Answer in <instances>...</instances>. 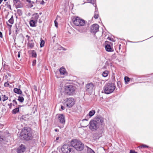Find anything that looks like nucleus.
<instances>
[{"label":"nucleus","mask_w":153,"mask_h":153,"mask_svg":"<svg viewBox=\"0 0 153 153\" xmlns=\"http://www.w3.org/2000/svg\"><path fill=\"white\" fill-rule=\"evenodd\" d=\"M29 4L28 5V6L30 8H31L32 7H33V5L32 4V3H29Z\"/></svg>","instance_id":"36"},{"label":"nucleus","mask_w":153,"mask_h":153,"mask_svg":"<svg viewBox=\"0 0 153 153\" xmlns=\"http://www.w3.org/2000/svg\"><path fill=\"white\" fill-rule=\"evenodd\" d=\"M1 80V78H0V81Z\"/></svg>","instance_id":"61"},{"label":"nucleus","mask_w":153,"mask_h":153,"mask_svg":"<svg viewBox=\"0 0 153 153\" xmlns=\"http://www.w3.org/2000/svg\"><path fill=\"white\" fill-rule=\"evenodd\" d=\"M20 51H19L18 52V57H19V58L20 57Z\"/></svg>","instance_id":"42"},{"label":"nucleus","mask_w":153,"mask_h":153,"mask_svg":"<svg viewBox=\"0 0 153 153\" xmlns=\"http://www.w3.org/2000/svg\"><path fill=\"white\" fill-rule=\"evenodd\" d=\"M116 86L114 84L112 83L106 84L103 88L104 93L108 94L112 93L114 90Z\"/></svg>","instance_id":"2"},{"label":"nucleus","mask_w":153,"mask_h":153,"mask_svg":"<svg viewBox=\"0 0 153 153\" xmlns=\"http://www.w3.org/2000/svg\"><path fill=\"white\" fill-rule=\"evenodd\" d=\"M88 120L85 119H83L81 123L82 126L83 127H87L88 125Z\"/></svg>","instance_id":"14"},{"label":"nucleus","mask_w":153,"mask_h":153,"mask_svg":"<svg viewBox=\"0 0 153 153\" xmlns=\"http://www.w3.org/2000/svg\"><path fill=\"white\" fill-rule=\"evenodd\" d=\"M139 147L141 149V148H148V146H147L146 145H145L143 144L142 145H141V146H139Z\"/></svg>","instance_id":"29"},{"label":"nucleus","mask_w":153,"mask_h":153,"mask_svg":"<svg viewBox=\"0 0 153 153\" xmlns=\"http://www.w3.org/2000/svg\"><path fill=\"white\" fill-rule=\"evenodd\" d=\"M29 3H31V1L30 0H26Z\"/></svg>","instance_id":"48"},{"label":"nucleus","mask_w":153,"mask_h":153,"mask_svg":"<svg viewBox=\"0 0 153 153\" xmlns=\"http://www.w3.org/2000/svg\"><path fill=\"white\" fill-rule=\"evenodd\" d=\"M59 120L62 123L64 124L65 122V117L62 114H59L58 116Z\"/></svg>","instance_id":"11"},{"label":"nucleus","mask_w":153,"mask_h":153,"mask_svg":"<svg viewBox=\"0 0 153 153\" xmlns=\"http://www.w3.org/2000/svg\"><path fill=\"white\" fill-rule=\"evenodd\" d=\"M37 22L33 20H31L30 22V24L31 26L34 27L35 26V24Z\"/></svg>","instance_id":"20"},{"label":"nucleus","mask_w":153,"mask_h":153,"mask_svg":"<svg viewBox=\"0 0 153 153\" xmlns=\"http://www.w3.org/2000/svg\"><path fill=\"white\" fill-rule=\"evenodd\" d=\"M8 22L11 24H13L14 19L13 16H12L11 18L9 20Z\"/></svg>","instance_id":"24"},{"label":"nucleus","mask_w":153,"mask_h":153,"mask_svg":"<svg viewBox=\"0 0 153 153\" xmlns=\"http://www.w3.org/2000/svg\"><path fill=\"white\" fill-rule=\"evenodd\" d=\"M73 23L75 25L79 26H83L85 24L83 19L78 17L74 18Z\"/></svg>","instance_id":"7"},{"label":"nucleus","mask_w":153,"mask_h":153,"mask_svg":"<svg viewBox=\"0 0 153 153\" xmlns=\"http://www.w3.org/2000/svg\"><path fill=\"white\" fill-rule=\"evenodd\" d=\"M73 149L70 145L65 144L62 148V151L63 153H70L72 151Z\"/></svg>","instance_id":"8"},{"label":"nucleus","mask_w":153,"mask_h":153,"mask_svg":"<svg viewBox=\"0 0 153 153\" xmlns=\"http://www.w3.org/2000/svg\"><path fill=\"white\" fill-rule=\"evenodd\" d=\"M59 137H57L56 138V140H58L59 139Z\"/></svg>","instance_id":"49"},{"label":"nucleus","mask_w":153,"mask_h":153,"mask_svg":"<svg viewBox=\"0 0 153 153\" xmlns=\"http://www.w3.org/2000/svg\"><path fill=\"white\" fill-rule=\"evenodd\" d=\"M59 18H60V17L59 16H57L56 19L54 21L55 25L56 27H58V22L56 21V20Z\"/></svg>","instance_id":"30"},{"label":"nucleus","mask_w":153,"mask_h":153,"mask_svg":"<svg viewBox=\"0 0 153 153\" xmlns=\"http://www.w3.org/2000/svg\"><path fill=\"white\" fill-rule=\"evenodd\" d=\"M36 54L35 52H33L32 53V56L34 57H36Z\"/></svg>","instance_id":"33"},{"label":"nucleus","mask_w":153,"mask_h":153,"mask_svg":"<svg viewBox=\"0 0 153 153\" xmlns=\"http://www.w3.org/2000/svg\"><path fill=\"white\" fill-rule=\"evenodd\" d=\"M104 119L102 117L95 118L90 122L89 128L92 131L96 130L99 128L100 125L104 123Z\"/></svg>","instance_id":"1"},{"label":"nucleus","mask_w":153,"mask_h":153,"mask_svg":"<svg viewBox=\"0 0 153 153\" xmlns=\"http://www.w3.org/2000/svg\"><path fill=\"white\" fill-rule=\"evenodd\" d=\"M13 102H14L15 104V105H17V102L16 101V100H13Z\"/></svg>","instance_id":"39"},{"label":"nucleus","mask_w":153,"mask_h":153,"mask_svg":"<svg viewBox=\"0 0 153 153\" xmlns=\"http://www.w3.org/2000/svg\"><path fill=\"white\" fill-rule=\"evenodd\" d=\"M3 0H0V4L2 2Z\"/></svg>","instance_id":"54"},{"label":"nucleus","mask_w":153,"mask_h":153,"mask_svg":"<svg viewBox=\"0 0 153 153\" xmlns=\"http://www.w3.org/2000/svg\"><path fill=\"white\" fill-rule=\"evenodd\" d=\"M88 153H95L94 151L89 147L87 146Z\"/></svg>","instance_id":"22"},{"label":"nucleus","mask_w":153,"mask_h":153,"mask_svg":"<svg viewBox=\"0 0 153 153\" xmlns=\"http://www.w3.org/2000/svg\"><path fill=\"white\" fill-rule=\"evenodd\" d=\"M8 7L9 8H10V9H11V6L10 5H9L8 6Z\"/></svg>","instance_id":"52"},{"label":"nucleus","mask_w":153,"mask_h":153,"mask_svg":"<svg viewBox=\"0 0 153 153\" xmlns=\"http://www.w3.org/2000/svg\"><path fill=\"white\" fill-rule=\"evenodd\" d=\"M7 0H4V1H6Z\"/></svg>","instance_id":"60"},{"label":"nucleus","mask_w":153,"mask_h":153,"mask_svg":"<svg viewBox=\"0 0 153 153\" xmlns=\"http://www.w3.org/2000/svg\"><path fill=\"white\" fill-rule=\"evenodd\" d=\"M22 138L26 140H29L30 139L31 137V134L29 128H25L23 129L22 132L20 134Z\"/></svg>","instance_id":"3"},{"label":"nucleus","mask_w":153,"mask_h":153,"mask_svg":"<svg viewBox=\"0 0 153 153\" xmlns=\"http://www.w3.org/2000/svg\"><path fill=\"white\" fill-rule=\"evenodd\" d=\"M108 40H111V41H113V39H111L110 38H108Z\"/></svg>","instance_id":"44"},{"label":"nucleus","mask_w":153,"mask_h":153,"mask_svg":"<svg viewBox=\"0 0 153 153\" xmlns=\"http://www.w3.org/2000/svg\"><path fill=\"white\" fill-rule=\"evenodd\" d=\"M62 48H63L61 46L60 48H61V49H60V50H61V49L62 50Z\"/></svg>","instance_id":"56"},{"label":"nucleus","mask_w":153,"mask_h":153,"mask_svg":"<svg viewBox=\"0 0 153 153\" xmlns=\"http://www.w3.org/2000/svg\"><path fill=\"white\" fill-rule=\"evenodd\" d=\"M36 60H34V61H33V65H35L36 64Z\"/></svg>","instance_id":"41"},{"label":"nucleus","mask_w":153,"mask_h":153,"mask_svg":"<svg viewBox=\"0 0 153 153\" xmlns=\"http://www.w3.org/2000/svg\"><path fill=\"white\" fill-rule=\"evenodd\" d=\"M8 105L9 106V108H11L12 106V104L11 103H10V104H8Z\"/></svg>","instance_id":"37"},{"label":"nucleus","mask_w":153,"mask_h":153,"mask_svg":"<svg viewBox=\"0 0 153 153\" xmlns=\"http://www.w3.org/2000/svg\"><path fill=\"white\" fill-rule=\"evenodd\" d=\"M130 153H134V152H133V151H132V150H130Z\"/></svg>","instance_id":"53"},{"label":"nucleus","mask_w":153,"mask_h":153,"mask_svg":"<svg viewBox=\"0 0 153 153\" xmlns=\"http://www.w3.org/2000/svg\"><path fill=\"white\" fill-rule=\"evenodd\" d=\"M95 113V111L94 110H92L89 111L88 114L87 115V116H89L91 117L94 115Z\"/></svg>","instance_id":"19"},{"label":"nucleus","mask_w":153,"mask_h":153,"mask_svg":"<svg viewBox=\"0 0 153 153\" xmlns=\"http://www.w3.org/2000/svg\"><path fill=\"white\" fill-rule=\"evenodd\" d=\"M124 80L126 82V83H127V82H128L130 80V79L127 76H125L124 78Z\"/></svg>","instance_id":"31"},{"label":"nucleus","mask_w":153,"mask_h":153,"mask_svg":"<svg viewBox=\"0 0 153 153\" xmlns=\"http://www.w3.org/2000/svg\"><path fill=\"white\" fill-rule=\"evenodd\" d=\"M45 44V42L43 40H41V42L40 44V47H42L44 46Z\"/></svg>","instance_id":"32"},{"label":"nucleus","mask_w":153,"mask_h":153,"mask_svg":"<svg viewBox=\"0 0 153 153\" xmlns=\"http://www.w3.org/2000/svg\"><path fill=\"white\" fill-rule=\"evenodd\" d=\"M108 71H105L102 73V76L104 77L107 76L108 75Z\"/></svg>","instance_id":"28"},{"label":"nucleus","mask_w":153,"mask_h":153,"mask_svg":"<svg viewBox=\"0 0 153 153\" xmlns=\"http://www.w3.org/2000/svg\"><path fill=\"white\" fill-rule=\"evenodd\" d=\"M18 100L20 102H22L24 100V98L22 95H20L19 96Z\"/></svg>","instance_id":"25"},{"label":"nucleus","mask_w":153,"mask_h":153,"mask_svg":"<svg viewBox=\"0 0 153 153\" xmlns=\"http://www.w3.org/2000/svg\"><path fill=\"white\" fill-rule=\"evenodd\" d=\"M9 85V84L7 82H6L4 84V86L5 87H7Z\"/></svg>","instance_id":"34"},{"label":"nucleus","mask_w":153,"mask_h":153,"mask_svg":"<svg viewBox=\"0 0 153 153\" xmlns=\"http://www.w3.org/2000/svg\"><path fill=\"white\" fill-rule=\"evenodd\" d=\"M93 84L92 83L88 84L86 85L85 89L86 91L89 93H91L92 91V90L93 88Z\"/></svg>","instance_id":"9"},{"label":"nucleus","mask_w":153,"mask_h":153,"mask_svg":"<svg viewBox=\"0 0 153 153\" xmlns=\"http://www.w3.org/2000/svg\"><path fill=\"white\" fill-rule=\"evenodd\" d=\"M99 26L97 24L93 25L91 27V32L95 33L99 30Z\"/></svg>","instance_id":"10"},{"label":"nucleus","mask_w":153,"mask_h":153,"mask_svg":"<svg viewBox=\"0 0 153 153\" xmlns=\"http://www.w3.org/2000/svg\"><path fill=\"white\" fill-rule=\"evenodd\" d=\"M19 111V108L18 107L13 109L12 111V113L13 114H16Z\"/></svg>","instance_id":"23"},{"label":"nucleus","mask_w":153,"mask_h":153,"mask_svg":"<svg viewBox=\"0 0 153 153\" xmlns=\"http://www.w3.org/2000/svg\"><path fill=\"white\" fill-rule=\"evenodd\" d=\"M1 134H0V140L1 141L3 140L4 139V137L3 136H1Z\"/></svg>","instance_id":"35"},{"label":"nucleus","mask_w":153,"mask_h":153,"mask_svg":"<svg viewBox=\"0 0 153 153\" xmlns=\"http://www.w3.org/2000/svg\"><path fill=\"white\" fill-rule=\"evenodd\" d=\"M41 14H42V13H39V14H40V15H41Z\"/></svg>","instance_id":"57"},{"label":"nucleus","mask_w":153,"mask_h":153,"mask_svg":"<svg viewBox=\"0 0 153 153\" xmlns=\"http://www.w3.org/2000/svg\"><path fill=\"white\" fill-rule=\"evenodd\" d=\"M71 143V146L78 151L82 150L84 148V144L80 141L76 140H73Z\"/></svg>","instance_id":"4"},{"label":"nucleus","mask_w":153,"mask_h":153,"mask_svg":"<svg viewBox=\"0 0 153 153\" xmlns=\"http://www.w3.org/2000/svg\"><path fill=\"white\" fill-rule=\"evenodd\" d=\"M61 108L62 109V110H64L65 109V107H64V106H61Z\"/></svg>","instance_id":"43"},{"label":"nucleus","mask_w":153,"mask_h":153,"mask_svg":"<svg viewBox=\"0 0 153 153\" xmlns=\"http://www.w3.org/2000/svg\"><path fill=\"white\" fill-rule=\"evenodd\" d=\"M75 100L72 97H69L64 99L62 103L68 108L72 107L75 104Z\"/></svg>","instance_id":"6"},{"label":"nucleus","mask_w":153,"mask_h":153,"mask_svg":"<svg viewBox=\"0 0 153 153\" xmlns=\"http://www.w3.org/2000/svg\"><path fill=\"white\" fill-rule=\"evenodd\" d=\"M55 131L56 132H58L59 131V129H55Z\"/></svg>","instance_id":"47"},{"label":"nucleus","mask_w":153,"mask_h":153,"mask_svg":"<svg viewBox=\"0 0 153 153\" xmlns=\"http://www.w3.org/2000/svg\"><path fill=\"white\" fill-rule=\"evenodd\" d=\"M8 99V97L6 95H1V100H2L3 102L7 100Z\"/></svg>","instance_id":"21"},{"label":"nucleus","mask_w":153,"mask_h":153,"mask_svg":"<svg viewBox=\"0 0 153 153\" xmlns=\"http://www.w3.org/2000/svg\"><path fill=\"white\" fill-rule=\"evenodd\" d=\"M0 37L1 38L2 37V33L1 32H0Z\"/></svg>","instance_id":"45"},{"label":"nucleus","mask_w":153,"mask_h":153,"mask_svg":"<svg viewBox=\"0 0 153 153\" xmlns=\"http://www.w3.org/2000/svg\"><path fill=\"white\" fill-rule=\"evenodd\" d=\"M80 3L81 4H83L87 2L93 4H94V0H79Z\"/></svg>","instance_id":"13"},{"label":"nucleus","mask_w":153,"mask_h":153,"mask_svg":"<svg viewBox=\"0 0 153 153\" xmlns=\"http://www.w3.org/2000/svg\"><path fill=\"white\" fill-rule=\"evenodd\" d=\"M25 146L23 145H21L19 146L17 149L18 153H23L25 151Z\"/></svg>","instance_id":"12"},{"label":"nucleus","mask_w":153,"mask_h":153,"mask_svg":"<svg viewBox=\"0 0 153 153\" xmlns=\"http://www.w3.org/2000/svg\"><path fill=\"white\" fill-rule=\"evenodd\" d=\"M98 12L96 9V10L94 12V17L95 19H97L98 18Z\"/></svg>","instance_id":"26"},{"label":"nucleus","mask_w":153,"mask_h":153,"mask_svg":"<svg viewBox=\"0 0 153 153\" xmlns=\"http://www.w3.org/2000/svg\"><path fill=\"white\" fill-rule=\"evenodd\" d=\"M26 37L27 38V40L28 41H29V39L30 38V37L27 35H26Z\"/></svg>","instance_id":"38"},{"label":"nucleus","mask_w":153,"mask_h":153,"mask_svg":"<svg viewBox=\"0 0 153 153\" xmlns=\"http://www.w3.org/2000/svg\"><path fill=\"white\" fill-rule=\"evenodd\" d=\"M22 7V6H18L17 7Z\"/></svg>","instance_id":"55"},{"label":"nucleus","mask_w":153,"mask_h":153,"mask_svg":"<svg viewBox=\"0 0 153 153\" xmlns=\"http://www.w3.org/2000/svg\"><path fill=\"white\" fill-rule=\"evenodd\" d=\"M106 51L108 52H112L113 51V48L109 44H107L105 46Z\"/></svg>","instance_id":"16"},{"label":"nucleus","mask_w":153,"mask_h":153,"mask_svg":"<svg viewBox=\"0 0 153 153\" xmlns=\"http://www.w3.org/2000/svg\"><path fill=\"white\" fill-rule=\"evenodd\" d=\"M44 3V2L43 1L41 3V4H43Z\"/></svg>","instance_id":"51"},{"label":"nucleus","mask_w":153,"mask_h":153,"mask_svg":"<svg viewBox=\"0 0 153 153\" xmlns=\"http://www.w3.org/2000/svg\"><path fill=\"white\" fill-rule=\"evenodd\" d=\"M39 18V15L37 13H35L32 16V19L33 20L37 22V20Z\"/></svg>","instance_id":"17"},{"label":"nucleus","mask_w":153,"mask_h":153,"mask_svg":"<svg viewBox=\"0 0 153 153\" xmlns=\"http://www.w3.org/2000/svg\"><path fill=\"white\" fill-rule=\"evenodd\" d=\"M134 153H137V152H134Z\"/></svg>","instance_id":"58"},{"label":"nucleus","mask_w":153,"mask_h":153,"mask_svg":"<svg viewBox=\"0 0 153 153\" xmlns=\"http://www.w3.org/2000/svg\"><path fill=\"white\" fill-rule=\"evenodd\" d=\"M34 89L36 91H37V87H36V86H34Z\"/></svg>","instance_id":"46"},{"label":"nucleus","mask_w":153,"mask_h":153,"mask_svg":"<svg viewBox=\"0 0 153 153\" xmlns=\"http://www.w3.org/2000/svg\"><path fill=\"white\" fill-rule=\"evenodd\" d=\"M62 50L63 51H66V49L64 48H62Z\"/></svg>","instance_id":"50"},{"label":"nucleus","mask_w":153,"mask_h":153,"mask_svg":"<svg viewBox=\"0 0 153 153\" xmlns=\"http://www.w3.org/2000/svg\"><path fill=\"white\" fill-rule=\"evenodd\" d=\"M59 71L61 75H67V73L66 70L65 68H61L59 69Z\"/></svg>","instance_id":"15"},{"label":"nucleus","mask_w":153,"mask_h":153,"mask_svg":"<svg viewBox=\"0 0 153 153\" xmlns=\"http://www.w3.org/2000/svg\"><path fill=\"white\" fill-rule=\"evenodd\" d=\"M7 25L10 27L11 28L12 27V25H9L8 24V23L7 22Z\"/></svg>","instance_id":"40"},{"label":"nucleus","mask_w":153,"mask_h":153,"mask_svg":"<svg viewBox=\"0 0 153 153\" xmlns=\"http://www.w3.org/2000/svg\"><path fill=\"white\" fill-rule=\"evenodd\" d=\"M79 32H81V31H79Z\"/></svg>","instance_id":"62"},{"label":"nucleus","mask_w":153,"mask_h":153,"mask_svg":"<svg viewBox=\"0 0 153 153\" xmlns=\"http://www.w3.org/2000/svg\"><path fill=\"white\" fill-rule=\"evenodd\" d=\"M27 45L29 47L32 48L34 46V43L33 42L31 43L30 41H29L27 44Z\"/></svg>","instance_id":"27"},{"label":"nucleus","mask_w":153,"mask_h":153,"mask_svg":"<svg viewBox=\"0 0 153 153\" xmlns=\"http://www.w3.org/2000/svg\"><path fill=\"white\" fill-rule=\"evenodd\" d=\"M64 88L65 93L68 95H73L75 93V87L72 85H66Z\"/></svg>","instance_id":"5"},{"label":"nucleus","mask_w":153,"mask_h":153,"mask_svg":"<svg viewBox=\"0 0 153 153\" xmlns=\"http://www.w3.org/2000/svg\"><path fill=\"white\" fill-rule=\"evenodd\" d=\"M14 91L16 93L19 94H21L22 93V91L20 89L17 88H15L14 89Z\"/></svg>","instance_id":"18"},{"label":"nucleus","mask_w":153,"mask_h":153,"mask_svg":"<svg viewBox=\"0 0 153 153\" xmlns=\"http://www.w3.org/2000/svg\"><path fill=\"white\" fill-rule=\"evenodd\" d=\"M16 31H17V30L18 29H17V28H16Z\"/></svg>","instance_id":"59"}]
</instances>
